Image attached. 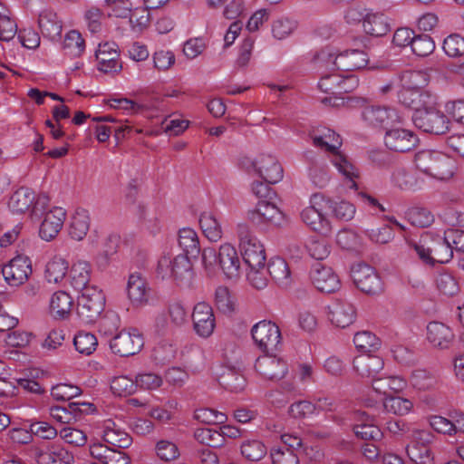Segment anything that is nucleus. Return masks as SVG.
Segmentation results:
<instances>
[{"instance_id":"f257e3e1","label":"nucleus","mask_w":464,"mask_h":464,"mask_svg":"<svg viewBox=\"0 0 464 464\" xmlns=\"http://www.w3.org/2000/svg\"><path fill=\"white\" fill-rule=\"evenodd\" d=\"M313 143L329 152L331 163L351 181V188H357L354 179L359 177V171L348 157L338 150L342 145L340 136L330 129H324L320 134L313 136Z\"/></svg>"},{"instance_id":"f03ea898","label":"nucleus","mask_w":464,"mask_h":464,"mask_svg":"<svg viewBox=\"0 0 464 464\" xmlns=\"http://www.w3.org/2000/svg\"><path fill=\"white\" fill-rule=\"evenodd\" d=\"M414 161L421 172L439 180H447L454 174L455 160L440 151L420 150L415 154Z\"/></svg>"},{"instance_id":"7ed1b4c3","label":"nucleus","mask_w":464,"mask_h":464,"mask_svg":"<svg viewBox=\"0 0 464 464\" xmlns=\"http://www.w3.org/2000/svg\"><path fill=\"white\" fill-rule=\"evenodd\" d=\"M419 257L427 264H445L453 257V249L446 235L443 237L437 235L435 237L427 235L423 237L419 243H410Z\"/></svg>"},{"instance_id":"20e7f679","label":"nucleus","mask_w":464,"mask_h":464,"mask_svg":"<svg viewBox=\"0 0 464 464\" xmlns=\"http://www.w3.org/2000/svg\"><path fill=\"white\" fill-rule=\"evenodd\" d=\"M237 233L245 264L249 268L263 267L266 261V254L261 242L246 224H239Z\"/></svg>"},{"instance_id":"39448f33","label":"nucleus","mask_w":464,"mask_h":464,"mask_svg":"<svg viewBox=\"0 0 464 464\" xmlns=\"http://www.w3.org/2000/svg\"><path fill=\"white\" fill-rule=\"evenodd\" d=\"M105 306V296L97 287H89L78 296L77 315L86 324H93Z\"/></svg>"},{"instance_id":"423d86ee","label":"nucleus","mask_w":464,"mask_h":464,"mask_svg":"<svg viewBox=\"0 0 464 464\" xmlns=\"http://www.w3.org/2000/svg\"><path fill=\"white\" fill-rule=\"evenodd\" d=\"M328 199L321 193H314L310 198V206L304 208L301 214L302 221L314 231L322 235H328L331 232V226L324 217V211L326 208L324 203Z\"/></svg>"},{"instance_id":"0eeeda50","label":"nucleus","mask_w":464,"mask_h":464,"mask_svg":"<svg viewBox=\"0 0 464 464\" xmlns=\"http://www.w3.org/2000/svg\"><path fill=\"white\" fill-rule=\"evenodd\" d=\"M251 335L259 350L267 354L276 353L281 344L280 329L271 321L256 323L251 329Z\"/></svg>"},{"instance_id":"6e6552de","label":"nucleus","mask_w":464,"mask_h":464,"mask_svg":"<svg viewBox=\"0 0 464 464\" xmlns=\"http://www.w3.org/2000/svg\"><path fill=\"white\" fill-rule=\"evenodd\" d=\"M411 120L415 127L424 132L441 135L449 130L450 121L447 116L436 107L414 111Z\"/></svg>"},{"instance_id":"1a4fd4ad","label":"nucleus","mask_w":464,"mask_h":464,"mask_svg":"<svg viewBox=\"0 0 464 464\" xmlns=\"http://www.w3.org/2000/svg\"><path fill=\"white\" fill-rule=\"evenodd\" d=\"M362 119L366 125L373 128L387 129L403 123L396 109L380 105L365 106L362 111Z\"/></svg>"},{"instance_id":"9d476101","label":"nucleus","mask_w":464,"mask_h":464,"mask_svg":"<svg viewBox=\"0 0 464 464\" xmlns=\"http://www.w3.org/2000/svg\"><path fill=\"white\" fill-rule=\"evenodd\" d=\"M352 277L356 286L368 295L382 292L383 284L376 270L367 264H357L352 268Z\"/></svg>"},{"instance_id":"9b49d317","label":"nucleus","mask_w":464,"mask_h":464,"mask_svg":"<svg viewBox=\"0 0 464 464\" xmlns=\"http://www.w3.org/2000/svg\"><path fill=\"white\" fill-rule=\"evenodd\" d=\"M143 345V337L137 329L130 332L121 331L110 341L111 350L120 356L134 355Z\"/></svg>"},{"instance_id":"f8f14e48","label":"nucleus","mask_w":464,"mask_h":464,"mask_svg":"<svg viewBox=\"0 0 464 464\" xmlns=\"http://www.w3.org/2000/svg\"><path fill=\"white\" fill-rule=\"evenodd\" d=\"M94 406L89 402L72 401L66 406H52L50 415L53 420L60 423L70 424L76 422L82 418L92 412Z\"/></svg>"},{"instance_id":"ddd939ff","label":"nucleus","mask_w":464,"mask_h":464,"mask_svg":"<svg viewBox=\"0 0 464 464\" xmlns=\"http://www.w3.org/2000/svg\"><path fill=\"white\" fill-rule=\"evenodd\" d=\"M310 279L314 287L323 293H333L340 288V280L334 270L320 262H315L310 270Z\"/></svg>"},{"instance_id":"4468645a","label":"nucleus","mask_w":464,"mask_h":464,"mask_svg":"<svg viewBox=\"0 0 464 464\" xmlns=\"http://www.w3.org/2000/svg\"><path fill=\"white\" fill-rule=\"evenodd\" d=\"M385 146L393 151L407 152L414 149L419 139L416 134L407 129L391 127L384 136Z\"/></svg>"},{"instance_id":"2eb2a0df","label":"nucleus","mask_w":464,"mask_h":464,"mask_svg":"<svg viewBox=\"0 0 464 464\" xmlns=\"http://www.w3.org/2000/svg\"><path fill=\"white\" fill-rule=\"evenodd\" d=\"M32 274L31 261L27 256H17L2 268L5 282L11 286L24 284Z\"/></svg>"},{"instance_id":"dca6fc26","label":"nucleus","mask_w":464,"mask_h":464,"mask_svg":"<svg viewBox=\"0 0 464 464\" xmlns=\"http://www.w3.org/2000/svg\"><path fill=\"white\" fill-rule=\"evenodd\" d=\"M356 423L353 427V430L358 439L363 440L380 441L383 433L381 429L374 424L375 418L372 415L362 411L354 412L353 416Z\"/></svg>"},{"instance_id":"f3484780","label":"nucleus","mask_w":464,"mask_h":464,"mask_svg":"<svg viewBox=\"0 0 464 464\" xmlns=\"http://www.w3.org/2000/svg\"><path fill=\"white\" fill-rule=\"evenodd\" d=\"M97 67L104 73H114L121 70L118 45L114 42L100 44L95 53Z\"/></svg>"},{"instance_id":"a211bd4d","label":"nucleus","mask_w":464,"mask_h":464,"mask_svg":"<svg viewBox=\"0 0 464 464\" xmlns=\"http://www.w3.org/2000/svg\"><path fill=\"white\" fill-rule=\"evenodd\" d=\"M192 321L198 335L207 338L212 334L216 323L213 309L208 303L200 302L194 306Z\"/></svg>"},{"instance_id":"6ab92c4d","label":"nucleus","mask_w":464,"mask_h":464,"mask_svg":"<svg viewBox=\"0 0 464 464\" xmlns=\"http://www.w3.org/2000/svg\"><path fill=\"white\" fill-rule=\"evenodd\" d=\"M34 458L38 464H72L74 462L72 453L54 443L36 449Z\"/></svg>"},{"instance_id":"aec40b11","label":"nucleus","mask_w":464,"mask_h":464,"mask_svg":"<svg viewBox=\"0 0 464 464\" xmlns=\"http://www.w3.org/2000/svg\"><path fill=\"white\" fill-rule=\"evenodd\" d=\"M218 266L227 279H237L240 275V259L236 248L225 243L219 246Z\"/></svg>"},{"instance_id":"412c9836","label":"nucleus","mask_w":464,"mask_h":464,"mask_svg":"<svg viewBox=\"0 0 464 464\" xmlns=\"http://www.w3.org/2000/svg\"><path fill=\"white\" fill-rule=\"evenodd\" d=\"M255 368L261 375L269 380H280L287 372V364L285 361L267 353L257 358Z\"/></svg>"},{"instance_id":"4be33fe9","label":"nucleus","mask_w":464,"mask_h":464,"mask_svg":"<svg viewBox=\"0 0 464 464\" xmlns=\"http://www.w3.org/2000/svg\"><path fill=\"white\" fill-rule=\"evenodd\" d=\"M328 316L333 324L345 328L352 324L356 317L354 306L346 300H334L328 305Z\"/></svg>"},{"instance_id":"5701e85b","label":"nucleus","mask_w":464,"mask_h":464,"mask_svg":"<svg viewBox=\"0 0 464 464\" xmlns=\"http://www.w3.org/2000/svg\"><path fill=\"white\" fill-rule=\"evenodd\" d=\"M256 175L270 184L279 182L284 177V170L277 159L271 154H260L257 157Z\"/></svg>"},{"instance_id":"b1692460","label":"nucleus","mask_w":464,"mask_h":464,"mask_svg":"<svg viewBox=\"0 0 464 464\" xmlns=\"http://www.w3.org/2000/svg\"><path fill=\"white\" fill-rule=\"evenodd\" d=\"M369 63V56L364 51L353 49L338 53L334 61V67L343 72L364 69Z\"/></svg>"},{"instance_id":"393cba45","label":"nucleus","mask_w":464,"mask_h":464,"mask_svg":"<svg viewBox=\"0 0 464 464\" xmlns=\"http://www.w3.org/2000/svg\"><path fill=\"white\" fill-rule=\"evenodd\" d=\"M66 212L63 208L55 207L48 211L40 226L39 236L45 241L53 239L63 227Z\"/></svg>"},{"instance_id":"a878e982","label":"nucleus","mask_w":464,"mask_h":464,"mask_svg":"<svg viewBox=\"0 0 464 464\" xmlns=\"http://www.w3.org/2000/svg\"><path fill=\"white\" fill-rule=\"evenodd\" d=\"M454 337L451 328L443 323L433 321L427 325V340L435 348L449 349Z\"/></svg>"},{"instance_id":"bb28decb","label":"nucleus","mask_w":464,"mask_h":464,"mask_svg":"<svg viewBox=\"0 0 464 464\" xmlns=\"http://www.w3.org/2000/svg\"><path fill=\"white\" fill-rule=\"evenodd\" d=\"M383 366L382 358L372 353L360 354L353 361V370L362 378H374L383 369Z\"/></svg>"},{"instance_id":"cd10ccee","label":"nucleus","mask_w":464,"mask_h":464,"mask_svg":"<svg viewBox=\"0 0 464 464\" xmlns=\"http://www.w3.org/2000/svg\"><path fill=\"white\" fill-rule=\"evenodd\" d=\"M248 218L255 224L269 222L280 225L283 220V213L272 203L260 201L254 210L248 212Z\"/></svg>"},{"instance_id":"c85d7f7f","label":"nucleus","mask_w":464,"mask_h":464,"mask_svg":"<svg viewBox=\"0 0 464 464\" xmlns=\"http://www.w3.org/2000/svg\"><path fill=\"white\" fill-rule=\"evenodd\" d=\"M127 293L133 305L140 306L147 304L150 290L145 278L137 273L131 274L128 280Z\"/></svg>"},{"instance_id":"c756f323","label":"nucleus","mask_w":464,"mask_h":464,"mask_svg":"<svg viewBox=\"0 0 464 464\" xmlns=\"http://www.w3.org/2000/svg\"><path fill=\"white\" fill-rule=\"evenodd\" d=\"M120 237L116 234H109L102 242V246L97 253L94 261L97 267L104 270L110 265L112 256L117 253Z\"/></svg>"},{"instance_id":"7c9ffc66","label":"nucleus","mask_w":464,"mask_h":464,"mask_svg":"<svg viewBox=\"0 0 464 464\" xmlns=\"http://www.w3.org/2000/svg\"><path fill=\"white\" fill-rule=\"evenodd\" d=\"M35 193L29 188L21 187L10 197L8 207L13 213L22 214L32 210Z\"/></svg>"},{"instance_id":"2f4dec72","label":"nucleus","mask_w":464,"mask_h":464,"mask_svg":"<svg viewBox=\"0 0 464 464\" xmlns=\"http://www.w3.org/2000/svg\"><path fill=\"white\" fill-rule=\"evenodd\" d=\"M70 278L72 286L81 293L89 287H95L94 285H89L91 278V265L86 261L80 260L72 265L70 271Z\"/></svg>"},{"instance_id":"473e14b6","label":"nucleus","mask_w":464,"mask_h":464,"mask_svg":"<svg viewBox=\"0 0 464 464\" xmlns=\"http://www.w3.org/2000/svg\"><path fill=\"white\" fill-rule=\"evenodd\" d=\"M179 246L184 256L198 258L200 254V244L197 232L190 227H183L179 231Z\"/></svg>"},{"instance_id":"72a5a7b5","label":"nucleus","mask_w":464,"mask_h":464,"mask_svg":"<svg viewBox=\"0 0 464 464\" xmlns=\"http://www.w3.org/2000/svg\"><path fill=\"white\" fill-rule=\"evenodd\" d=\"M38 24L44 37L55 40L61 35L62 22L58 19L57 14L52 11H43L39 14Z\"/></svg>"},{"instance_id":"f704fd0d","label":"nucleus","mask_w":464,"mask_h":464,"mask_svg":"<svg viewBox=\"0 0 464 464\" xmlns=\"http://www.w3.org/2000/svg\"><path fill=\"white\" fill-rule=\"evenodd\" d=\"M91 218L86 209H77L72 217L69 235L77 241L82 240L90 229Z\"/></svg>"},{"instance_id":"c9c22d12","label":"nucleus","mask_w":464,"mask_h":464,"mask_svg":"<svg viewBox=\"0 0 464 464\" xmlns=\"http://www.w3.org/2000/svg\"><path fill=\"white\" fill-rule=\"evenodd\" d=\"M363 30L367 34L381 37L390 31V24L383 14H367L363 19Z\"/></svg>"},{"instance_id":"e433bc0d","label":"nucleus","mask_w":464,"mask_h":464,"mask_svg":"<svg viewBox=\"0 0 464 464\" xmlns=\"http://www.w3.org/2000/svg\"><path fill=\"white\" fill-rule=\"evenodd\" d=\"M266 272L281 287H287L290 285V270L286 262L283 258H272L267 265Z\"/></svg>"},{"instance_id":"4c0bfd02","label":"nucleus","mask_w":464,"mask_h":464,"mask_svg":"<svg viewBox=\"0 0 464 464\" xmlns=\"http://www.w3.org/2000/svg\"><path fill=\"white\" fill-rule=\"evenodd\" d=\"M199 225L204 236L211 242L222 238L221 225L212 212H203L199 217Z\"/></svg>"},{"instance_id":"58836bf2","label":"nucleus","mask_w":464,"mask_h":464,"mask_svg":"<svg viewBox=\"0 0 464 464\" xmlns=\"http://www.w3.org/2000/svg\"><path fill=\"white\" fill-rule=\"evenodd\" d=\"M72 306V298L65 291H57L53 294L50 300V310L56 318H64L70 314Z\"/></svg>"},{"instance_id":"ea45409f","label":"nucleus","mask_w":464,"mask_h":464,"mask_svg":"<svg viewBox=\"0 0 464 464\" xmlns=\"http://www.w3.org/2000/svg\"><path fill=\"white\" fill-rule=\"evenodd\" d=\"M392 182L403 190H416L421 183L418 178L403 167H396L392 174Z\"/></svg>"},{"instance_id":"a19ab883","label":"nucleus","mask_w":464,"mask_h":464,"mask_svg":"<svg viewBox=\"0 0 464 464\" xmlns=\"http://www.w3.org/2000/svg\"><path fill=\"white\" fill-rule=\"evenodd\" d=\"M103 440L107 443L121 449L128 448L132 441L131 437L124 430L116 428L113 422L106 424Z\"/></svg>"},{"instance_id":"79ce46f5","label":"nucleus","mask_w":464,"mask_h":464,"mask_svg":"<svg viewBox=\"0 0 464 464\" xmlns=\"http://www.w3.org/2000/svg\"><path fill=\"white\" fill-rule=\"evenodd\" d=\"M382 401V408L389 413L395 415L408 414L413 408V403L411 400L401 396H389L385 397Z\"/></svg>"},{"instance_id":"37998d69","label":"nucleus","mask_w":464,"mask_h":464,"mask_svg":"<svg viewBox=\"0 0 464 464\" xmlns=\"http://www.w3.org/2000/svg\"><path fill=\"white\" fill-rule=\"evenodd\" d=\"M355 347L363 353H371L381 347V340L369 331L358 332L354 334Z\"/></svg>"},{"instance_id":"c03bdc74","label":"nucleus","mask_w":464,"mask_h":464,"mask_svg":"<svg viewBox=\"0 0 464 464\" xmlns=\"http://www.w3.org/2000/svg\"><path fill=\"white\" fill-rule=\"evenodd\" d=\"M68 270V263L62 257H53L45 267L44 276L49 283H59L62 281Z\"/></svg>"},{"instance_id":"a18cd8bd","label":"nucleus","mask_w":464,"mask_h":464,"mask_svg":"<svg viewBox=\"0 0 464 464\" xmlns=\"http://www.w3.org/2000/svg\"><path fill=\"white\" fill-rule=\"evenodd\" d=\"M177 353V348L169 340L160 341L152 351V358L158 364H165L171 362Z\"/></svg>"},{"instance_id":"49530a36","label":"nucleus","mask_w":464,"mask_h":464,"mask_svg":"<svg viewBox=\"0 0 464 464\" xmlns=\"http://www.w3.org/2000/svg\"><path fill=\"white\" fill-rule=\"evenodd\" d=\"M219 384L233 392H239L246 386V379L233 369H227L218 378Z\"/></svg>"},{"instance_id":"de8ad7c7","label":"nucleus","mask_w":464,"mask_h":464,"mask_svg":"<svg viewBox=\"0 0 464 464\" xmlns=\"http://www.w3.org/2000/svg\"><path fill=\"white\" fill-rule=\"evenodd\" d=\"M329 202L324 203L325 207L331 209L333 215L339 220L349 221L353 218L356 208L355 207L346 201H334L330 198H327Z\"/></svg>"},{"instance_id":"09e8293b","label":"nucleus","mask_w":464,"mask_h":464,"mask_svg":"<svg viewBox=\"0 0 464 464\" xmlns=\"http://www.w3.org/2000/svg\"><path fill=\"white\" fill-rule=\"evenodd\" d=\"M410 382L414 388L420 391H427L436 386L437 378L432 372L427 370L417 369L411 372Z\"/></svg>"},{"instance_id":"8fccbe9b","label":"nucleus","mask_w":464,"mask_h":464,"mask_svg":"<svg viewBox=\"0 0 464 464\" xmlns=\"http://www.w3.org/2000/svg\"><path fill=\"white\" fill-rule=\"evenodd\" d=\"M63 47L67 54L72 57H77L83 53L85 49V43L82 34L78 31L72 30L66 34Z\"/></svg>"},{"instance_id":"3c124183","label":"nucleus","mask_w":464,"mask_h":464,"mask_svg":"<svg viewBox=\"0 0 464 464\" xmlns=\"http://www.w3.org/2000/svg\"><path fill=\"white\" fill-rule=\"evenodd\" d=\"M194 437L199 443L211 448H218L224 445L222 434L215 429L198 428L195 430Z\"/></svg>"},{"instance_id":"603ef678","label":"nucleus","mask_w":464,"mask_h":464,"mask_svg":"<svg viewBox=\"0 0 464 464\" xmlns=\"http://www.w3.org/2000/svg\"><path fill=\"white\" fill-rule=\"evenodd\" d=\"M73 344L77 352L90 355L96 350L98 341L93 334L81 331L75 334Z\"/></svg>"},{"instance_id":"864d4df0","label":"nucleus","mask_w":464,"mask_h":464,"mask_svg":"<svg viewBox=\"0 0 464 464\" xmlns=\"http://www.w3.org/2000/svg\"><path fill=\"white\" fill-rule=\"evenodd\" d=\"M17 34V24L8 15V10L0 3V41L9 42Z\"/></svg>"},{"instance_id":"5fc2aeb1","label":"nucleus","mask_w":464,"mask_h":464,"mask_svg":"<svg viewBox=\"0 0 464 464\" xmlns=\"http://www.w3.org/2000/svg\"><path fill=\"white\" fill-rule=\"evenodd\" d=\"M297 28V22L287 17H281L272 24V34L277 40L289 37Z\"/></svg>"},{"instance_id":"6e6d98bb","label":"nucleus","mask_w":464,"mask_h":464,"mask_svg":"<svg viewBox=\"0 0 464 464\" xmlns=\"http://www.w3.org/2000/svg\"><path fill=\"white\" fill-rule=\"evenodd\" d=\"M241 454L250 461H258L266 454V447L257 440H246L241 445Z\"/></svg>"},{"instance_id":"4d7b16f0","label":"nucleus","mask_w":464,"mask_h":464,"mask_svg":"<svg viewBox=\"0 0 464 464\" xmlns=\"http://www.w3.org/2000/svg\"><path fill=\"white\" fill-rule=\"evenodd\" d=\"M111 389L118 396L133 394L137 390L136 379L132 380L127 376H117L112 379Z\"/></svg>"},{"instance_id":"13d9d810","label":"nucleus","mask_w":464,"mask_h":464,"mask_svg":"<svg viewBox=\"0 0 464 464\" xmlns=\"http://www.w3.org/2000/svg\"><path fill=\"white\" fill-rule=\"evenodd\" d=\"M309 179L318 188H325L331 179L329 169L324 164L313 163L309 168Z\"/></svg>"},{"instance_id":"bf43d9fd","label":"nucleus","mask_w":464,"mask_h":464,"mask_svg":"<svg viewBox=\"0 0 464 464\" xmlns=\"http://www.w3.org/2000/svg\"><path fill=\"white\" fill-rule=\"evenodd\" d=\"M409 221L415 227H426L432 224L434 217L425 208H412L407 212Z\"/></svg>"},{"instance_id":"052dcab7","label":"nucleus","mask_w":464,"mask_h":464,"mask_svg":"<svg viewBox=\"0 0 464 464\" xmlns=\"http://www.w3.org/2000/svg\"><path fill=\"white\" fill-rule=\"evenodd\" d=\"M155 452L161 460L169 462L179 457L178 446L167 440H160L155 445Z\"/></svg>"},{"instance_id":"680f3d73","label":"nucleus","mask_w":464,"mask_h":464,"mask_svg":"<svg viewBox=\"0 0 464 464\" xmlns=\"http://www.w3.org/2000/svg\"><path fill=\"white\" fill-rule=\"evenodd\" d=\"M412 52L420 57H425L433 53L435 43L428 34L416 35L411 45Z\"/></svg>"},{"instance_id":"e2e57ef3","label":"nucleus","mask_w":464,"mask_h":464,"mask_svg":"<svg viewBox=\"0 0 464 464\" xmlns=\"http://www.w3.org/2000/svg\"><path fill=\"white\" fill-rule=\"evenodd\" d=\"M363 234L373 243L387 244L394 237V232L392 227L382 225L380 227L364 229Z\"/></svg>"},{"instance_id":"0e129e2a","label":"nucleus","mask_w":464,"mask_h":464,"mask_svg":"<svg viewBox=\"0 0 464 464\" xmlns=\"http://www.w3.org/2000/svg\"><path fill=\"white\" fill-rule=\"evenodd\" d=\"M436 284L439 291L448 296H452L459 291V284L450 273H441L437 276Z\"/></svg>"},{"instance_id":"69168bd1","label":"nucleus","mask_w":464,"mask_h":464,"mask_svg":"<svg viewBox=\"0 0 464 464\" xmlns=\"http://www.w3.org/2000/svg\"><path fill=\"white\" fill-rule=\"evenodd\" d=\"M405 89L421 90L428 84L429 75L423 71H408L402 75Z\"/></svg>"},{"instance_id":"338daca9","label":"nucleus","mask_w":464,"mask_h":464,"mask_svg":"<svg viewBox=\"0 0 464 464\" xmlns=\"http://www.w3.org/2000/svg\"><path fill=\"white\" fill-rule=\"evenodd\" d=\"M443 50L450 57H459L464 54V37L454 34L445 38Z\"/></svg>"},{"instance_id":"774afa93","label":"nucleus","mask_w":464,"mask_h":464,"mask_svg":"<svg viewBox=\"0 0 464 464\" xmlns=\"http://www.w3.org/2000/svg\"><path fill=\"white\" fill-rule=\"evenodd\" d=\"M408 455L416 464H433V456L428 446L414 445L407 450Z\"/></svg>"}]
</instances>
